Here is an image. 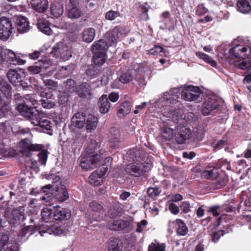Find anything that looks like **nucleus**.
<instances>
[{"instance_id": "obj_14", "label": "nucleus", "mask_w": 251, "mask_h": 251, "mask_svg": "<svg viewBox=\"0 0 251 251\" xmlns=\"http://www.w3.org/2000/svg\"><path fill=\"white\" fill-rule=\"evenodd\" d=\"M251 53V49L248 47L237 45L230 50V53L236 58H243L246 55L249 56Z\"/></svg>"}, {"instance_id": "obj_41", "label": "nucleus", "mask_w": 251, "mask_h": 251, "mask_svg": "<svg viewBox=\"0 0 251 251\" xmlns=\"http://www.w3.org/2000/svg\"><path fill=\"white\" fill-rule=\"evenodd\" d=\"M17 68V72H18ZM22 76L20 73H17V91H26L27 89L29 87L26 83L24 82L21 79Z\"/></svg>"}, {"instance_id": "obj_64", "label": "nucleus", "mask_w": 251, "mask_h": 251, "mask_svg": "<svg viewBox=\"0 0 251 251\" xmlns=\"http://www.w3.org/2000/svg\"><path fill=\"white\" fill-rule=\"evenodd\" d=\"M28 70L33 75H36L41 72H43L40 66H30L28 67Z\"/></svg>"}, {"instance_id": "obj_19", "label": "nucleus", "mask_w": 251, "mask_h": 251, "mask_svg": "<svg viewBox=\"0 0 251 251\" xmlns=\"http://www.w3.org/2000/svg\"><path fill=\"white\" fill-rule=\"evenodd\" d=\"M107 49V44L103 39H100L95 42L91 48V50L93 54H106Z\"/></svg>"}, {"instance_id": "obj_50", "label": "nucleus", "mask_w": 251, "mask_h": 251, "mask_svg": "<svg viewBox=\"0 0 251 251\" xmlns=\"http://www.w3.org/2000/svg\"><path fill=\"white\" fill-rule=\"evenodd\" d=\"M133 79V75L130 71L128 70L123 73L119 77V80L123 83H127Z\"/></svg>"}, {"instance_id": "obj_18", "label": "nucleus", "mask_w": 251, "mask_h": 251, "mask_svg": "<svg viewBox=\"0 0 251 251\" xmlns=\"http://www.w3.org/2000/svg\"><path fill=\"white\" fill-rule=\"evenodd\" d=\"M54 210L52 216V219L59 222L66 221L70 219L71 216V214L69 210L66 209H55L53 207Z\"/></svg>"}, {"instance_id": "obj_24", "label": "nucleus", "mask_w": 251, "mask_h": 251, "mask_svg": "<svg viewBox=\"0 0 251 251\" xmlns=\"http://www.w3.org/2000/svg\"><path fill=\"white\" fill-rule=\"evenodd\" d=\"M99 111L102 114L107 113L110 108V103L106 95H103L99 99L98 102Z\"/></svg>"}, {"instance_id": "obj_22", "label": "nucleus", "mask_w": 251, "mask_h": 251, "mask_svg": "<svg viewBox=\"0 0 251 251\" xmlns=\"http://www.w3.org/2000/svg\"><path fill=\"white\" fill-rule=\"evenodd\" d=\"M66 15L71 19H76L82 16L83 13L76 5H68L66 8Z\"/></svg>"}, {"instance_id": "obj_3", "label": "nucleus", "mask_w": 251, "mask_h": 251, "mask_svg": "<svg viewBox=\"0 0 251 251\" xmlns=\"http://www.w3.org/2000/svg\"><path fill=\"white\" fill-rule=\"evenodd\" d=\"M41 191L45 195L42 196L40 199L46 202H50L53 198L60 201H66L69 198L68 191L64 185L58 187L54 185L48 184L43 186Z\"/></svg>"}, {"instance_id": "obj_32", "label": "nucleus", "mask_w": 251, "mask_h": 251, "mask_svg": "<svg viewBox=\"0 0 251 251\" xmlns=\"http://www.w3.org/2000/svg\"><path fill=\"white\" fill-rule=\"evenodd\" d=\"M131 110L130 104L129 101L123 102L118 107L117 110V116L119 118L124 117L129 114Z\"/></svg>"}, {"instance_id": "obj_40", "label": "nucleus", "mask_w": 251, "mask_h": 251, "mask_svg": "<svg viewBox=\"0 0 251 251\" xmlns=\"http://www.w3.org/2000/svg\"><path fill=\"white\" fill-rule=\"evenodd\" d=\"M50 10L52 14L56 17L61 16L64 11L63 5L60 3L52 4L50 7Z\"/></svg>"}, {"instance_id": "obj_7", "label": "nucleus", "mask_w": 251, "mask_h": 251, "mask_svg": "<svg viewBox=\"0 0 251 251\" xmlns=\"http://www.w3.org/2000/svg\"><path fill=\"white\" fill-rule=\"evenodd\" d=\"M14 28L11 20L6 17L0 18V39L6 41L11 36Z\"/></svg>"}, {"instance_id": "obj_57", "label": "nucleus", "mask_w": 251, "mask_h": 251, "mask_svg": "<svg viewBox=\"0 0 251 251\" xmlns=\"http://www.w3.org/2000/svg\"><path fill=\"white\" fill-rule=\"evenodd\" d=\"M0 90L5 95H9L11 93V88L5 82L0 83Z\"/></svg>"}, {"instance_id": "obj_36", "label": "nucleus", "mask_w": 251, "mask_h": 251, "mask_svg": "<svg viewBox=\"0 0 251 251\" xmlns=\"http://www.w3.org/2000/svg\"><path fill=\"white\" fill-rule=\"evenodd\" d=\"M237 6L238 10L243 13H249L251 10V5L249 0H239Z\"/></svg>"}, {"instance_id": "obj_6", "label": "nucleus", "mask_w": 251, "mask_h": 251, "mask_svg": "<svg viewBox=\"0 0 251 251\" xmlns=\"http://www.w3.org/2000/svg\"><path fill=\"white\" fill-rule=\"evenodd\" d=\"M221 100L216 96L208 97L203 103L201 113L204 116L209 115L212 111L219 109Z\"/></svg>"}, {"instance_id": "obj_60", "label": "nucleus", "mask_w": 251, "mask_h": 251, "mask_svg": "<svg viewBox=\"0 0 251 251\" xmlns=\"http://www.w3.org/2000/svg\"><path fill=\"white\" fill-rule=\"evenodd\" d=\"M225 232L224 230H219L217 232L213 233L211 236L212 241L214 242H216L221 236L225 235Z\"/></svg>"}, {"instance_id": "obj_29", "label": "nucleus", "mask_w": 251, "mask_h": 251, "mask_svg": "<svg viewBox=\"0 0 251 251\" xmlns=\"http://www.w3.org/2000/svg\"><path fill=\"white\" fill-rule=\"evenodd\" d=\"M120 140V130L116 127H112L109 135V140L111 143H113V147L116 148Z\"/></svg>"}, {"instance_id": "obj_4", "label": "nucleus", "mask_w": 251, "mask_h": 251, "mask_svg": "<svg viewBox=\"0 0 251 251\" xmlns=\"http://www.w3.org/2000/svg\"><path fill=\"white\" fill-rule=\"evenodd\" d=\"M150 169L148 165L134 162L126 165V172L129 175L139 177L145 175Z\"/></svg>"}, {"instance_id": "obj_52", "label": "nucleus", "mask_w": 251, "mask_h": 251, "mask_svg": "<svg viewBox=\"0 0 251 251\" xmlns=\"http://www.w3.org/2000/svg\"><path fill=\"white\" fill-rule=\"evenodd\" d=\"M42 79L43 80L45 85L49 89H53L57 87V83L51 79H45V75L40 74Z\"/></svg>"}, {"instance_id": "obj_63", "label": "nucleus", "mask_w": 251, "mask_h": 251, "mask_svg": "<svg viewBox=\"0 0 251 251\" xmlns=\"http://www.w3.org/2000/svg\"><path fill=\"white\" fill-rule=\"evenodd\" d=\"M163 48L159 46H155L154 48L148 50V54L155 55L162 51Z\"/></svg>"}, {"instance_id": "obj_21", "label": "nucleus", "mask_w": 251, "mask_h": 251, "mask_svg": "<svg viewBox=\"0 0 251 251\" xmlns=\"http://www.w3.org/2000/svg\"><path fill=\"white\" fill-rule=\"evenodd\" d=\"M36 118L33 119L31 123L35 126H40L43 129L46 130H50L51 126L50 122L47 119H43L41 114L38 113V116L35 117Z\"/></svg>"}, {"instance_id": "obj_11", "label": "nucleus", "mask_w": 251, "mask_h": 251, "mask_svg": "<svg viewBox=\"0 0 251 251\" xmlns=\"http://www.w3.org/2000/svg\"><path fill=\"white\" fill-rule=\"evenodd\" d=\"M192 134L191 130L190 128L185 126L177 128L175 135V141L178 144H183L189 140Z\"/></svg>"}, {"instance_id": "obj_9", "label": "nucleus", "mask_w": 251, "mask_h": 251, "mask_svg": "<svg viewBox=\"0 0 251 251\" xmlns=\"http://www.w3.org/2000/svg\"><path fill=\"white\" fill-rule=\"evenodd\" d=\"M127 154L129 158L135 162L148 165L149 159L146 153L141 148H135L129 150Z\"/></svg>"}, {"instance_id": "obj_33", "label": "nucleus", "mask_w": 251, "mask_h": 251, "mask_svg": "<svg viewBox=\"0 0 251 251\" xmlns=\"http://www.w3.org/2000/svg\"><path fill=\"white\" fill-rule=\"evenodd\" d=\"M108 245L109 251H121L122 250V242L119 238H110Z\"/></svg>"}, {"instance_id": "obj_38", "label": "nucleus", "mask_w": 251, "mask_h": 251, "mask_svg": "<svg viewBox=\"0 0 251 251\" xmlns=\"http://www.w3.org/2000/svg\"><path fill=\"white\" fill-rule=\"evenodd\" d=\"M65 91L66 93H72L76 89V84L75 80L72 79H67L64 82Z\"/></svg>"}, {"instance_id": "obj_44", "label": "nucleus", "mask_w": 251, "mask_h": 251, "mask_svg": "<svg viewBox=\"0 0 251 251\" xmlns=\"http://www.w3.org/2000/svg\"><path fill=\"white\" fill-rule=\"evenodd\" d=\"M25 219L24 204H23L22 206H19L18 209H17V221H18L19 224H22L23 226H25V223L24 222Z\"/></svg>"}, {"instance_id": "obj_61", "label": "nucleus", "mask_w": 251, "mask_h": 251, "mask_svg": "<svg viewBox=\"0 0 251 251\" xmlns=\"http://www.w3.org/2000/svg\"><path fill=\"white\" fill-rule=\"evenodd\" d=\"M148 224V222L145 220H142L140 222L137 223V227L136 229V231L138 233L142 232L145 228L146 226Z\"/></svg>"}, {"instance_id": "obj_59", "label": "nucleus", "mask_w": 251, "mask_h": 251, "mask_svg": "<svg viewBox=\"0 0 251 251\" xmlns=\"http://www.w3.org/2000/svg\"><path fill=\"white\" fill-rule=\"evenodd\" d=\"M8 110V105L2 99H0V116H4Z\"/></svg>"}, {"instance_id": "obj_58", "label": "nucleus", "mask_w": 251, "mask_h": 251, "mask_svg": "<svg viewBox=\"0 0 251 251\" xmlns=\"http://www.w3.org/2000/svg\"><path fill=\"white\" fill-rule=\"evenodd\" d=\"M51 231L56 235L62 234L64 232V229L60 226H52L50 229H48L46 232L51 234Z\"/></svg>"}, {"instance_id": "obj_12", "label": "nucleus", "mask_w": 251, "mask_h": 251, "mask_svg": "<svg viewBox=\"0 0 251 251\" xmlns=\"http://www.w3.org/2000/svg\"><path fill=\"white\" fill-rule=\"evenodd\" d=\"M163 117L168 118V121L177 123L183 117V110L181 109H165L162 113Z\"/></svg>"}, {"instance_id": "obj_23", "label": "nucleus", "mask_w": 251, "mask_h": 251, "mask_svg": "<svg viewBox=\"0 0 251 251\" xmlns=\"http://www.w3.org/2000/svg\"><path fill=\"white\" fill-rule=\"evenodd\" d=\"M30 3L32 8L39 13L45 12L49 7L48 0H31Z\"/></svg>"}, {"instance_id": "obj_46", "label": "nucleus", "mask_w": 251, "mask_h": 251, "mask_svg": "<svg viewBox=\"0 0 251 251\" xmlns=\"http://www.w3.org/2000/svg\"><path fill=\"white\" fill-rule=\"evenodd\" d=\"M176 222L178 226L177 229V233L180 235H186L188 232V228L185 224L180 219H177Z\"/></svg>"}, {"instance_id": "obj_47", "label": "nucleus", "mask_w": 251, "mask_h": 251, "mask_svg": "<svg viewBox=\"0 0 251 251\" xmlns=\"http://www.w3.org/2000/svg\"><path fill=\"white\" fill-rule=\"evenodd\" d=\"M196 55L203 60H204L207 63L210 64L212 67H216L217 65L216 62L211 57H209L207 54L201 52H197Z\"/></svg>"}, {"instance_id": "obj_1", "label": "nucleus", "mask_w": 251, "mask_h": 251, "mask_svg": "<svg viewBox=\"0 0 251 251\" xmlns=\"http://www.w3.org/2000/svg\"><path fill=\"white\" fill-rule=\"evenodd\" d=\"M103 152L104 150L100 149L98 143L95 140H91L81 155L80 162L81 168L86 171L96 168Z\"/></svg>"}, {"instance_id": "obj_20", "label": "nucleus", "mask_w": 251, "mask_h": 251, "mask_svg": "<svg viewBox=\"0 0 251 251\" xmlns=\"http://www.w3.org/2000/svg\"><path fill=\"white\" fill-rule=\"evenodd\" d=\"M67 51L68 47L63 43L59 42L53 47L50 54L56 57H63L67 55Z\"/></svg>"}, {"instance_id": "obj_42", "label": "nucleus", "mask_w": 251, "mask_h": 251, "mask_svg": "<svg viewBox=\"0 0 251 251\" xmlns=\"http://www.w3.org/2000/svg\"><path fill=\"white\" fill-rule=\"evenodd\" d=\"M119 28L117 27H116L112 30L108 39V42L111 46L116 45L119 39Z\"/></svg>"}, {"instance_id": "obj_37", "label": "nucleus", "mask_w": 251, "mask_h": 251, "mask_svg": "<svg viewBox=\"0 0 251 251\" xmlns=\"http://www.w3.org/2000/svg\"><path fill=\"white\" fill-rule=\"evenodd\" d=\"M162 137L166 140H170L174 137V131L172 128L169 127L165 125H163L161 127Z\"/></svg>"}, {"instance_id": "obj_25", "label": "nucleus", "mask_w": 251, "mask_h": 251, "mask_svg": "<svg viewBox=\"0 0 251 251\" xmlns=\"http://www.w3.org/2000/svg\"><path fill=\"white\" fill-rule=\"evenodd\" d=\"M77 95L81 98H87L92 95L91 85L86 82L80 84L77 90Z\"/></svg>"}, {"instance_id": "obj_30", "label": "nucleus", "mask_w": 251, "mask_h": 251, "mask_svg": "<svg viewBox=\"0 0 251 251\" xmlns=\"http://www.w3.org/2000/svg\"><path fill=\"white\" fill-rule=\"evenodd\" d=\"M102 176L103 174L101 171L99 172L98 171H95L89 177L88 181L92 185H100L103 180Z\"/></svg>"}, {"instance_id": "obj_51", "label": "nucleus", "mask_w": 251, "mask_h": 251, "mask_svg": "<svg viewBox=\"0 0 251 251\" xmlns=\"http://www.w3.org/2000/svg\"><path fill=\"white\" fill-rule=\"evenodd\" d=\"M165 246L164 244H159L155 241L151 243L149 246V251H165Z\"/></svg>"}, {"instance_id": "obj_35", "label": "nucleus", "mask_w": 251, "mask_h": 251, "mask_svg": "<svg viewBox=\"0 0 251 251\" xmlns=\"http://www.w3.org/2000/svg\"><path fill=\"white\" fill-rule=\"evenodd\" d=\"M95 30L93 28H88L84 29L82 33V38L84 42H91L94 39Z\"/></svg>"}, {"instance_id": "obj_28", "label": "nucleus", "mask_w": 251, "mask_h": 251, "mask_svg": "<svg viewBox=\"0 0 251 251\" xmlns=\"http://www.w3.org/2000/svg\"><path fill=\"white\" fill-rule=\"evenodd\" d=\"M101 72V69L100 66L91 64L87 66L85 73L87 76L92 78L99 76Z\"/></svg>"}, {"instance_id": "obj_53", "label": "nucleus", "mask_w": 251, "mask_h": 251, "mask_svg": "<svg viewBox=\"0 0 251 251\" xmlns=\"http://www.w3.org/2000/svg\"><path fill=\"white\" fill-rule=\"evenodd\" d=\"M121 215L119 208L117 206H111L108 209V216L110 218H114Z\"/></svg>"}, {"instance_id": "obj_43", "label": "nucleus", "mask_w": 251, "mask_h": 251, "mask_svg": "<svg viewBox=\"0 0 251 251\" xmlns=\"http://www.w3.org/2000/svg\"><path fill=\"white\" fill-rule=\"evenodd\" d=\"M107 59L106 54H94L93 60L95 65L100 66L104 63Z\"/></svg>"}, {"instance_id": "obj_49", "label": "nucleus", "mask_w": 251, "mask_h": 251, "mask_svg": "<svg viewBox=\"0 0 251 251\" xmlns=\"http://www.w3.org/2000/svg\"><path fill=\"white\" fill-rule=\"evenodd\" d=\"M12 66L10 65L8 67L9 70L7 73V76L9 82L14 86H16V70Z\"/></svg>"}, {"instance_id": "obj_31", "label": "nucleus", "mask_w": 251, "mask_h": 251, "mask_svg": "<svg viewBox=\"0 0 251 251\" xmlns=\"http://www.w3.org/2000/svg\"><path fill=\"white\" fill-rule=\"evenodd\" d=\"M201 174L205 178L211 180L216 178L219 175L218 169L211 167L202 170Z\"/></svg>"}, {"instance_id": "obj_13", "label": "nucleus", "mask_w": 251, "mask_h": 251, "mask_svg": "<svg viewBox=\"0 0 251 251\" xmlns=\"http://www.w3.org/2000/svg\"><path fill=\"white\" fill-rule=\"evenodd\" d=\"M131 223V221L124 220H114L109 222L107 225V227L112 230L126 229V231H128Z\"/></svg>"}, {"instance_id": "obj_26", "label": "nucleus", "mask_w": 251, "mask_h": 251, "mask_svg": "<svg viewBox=\"0 0 251 251\" xmlns=\"http://www.w3.org/2000/svg\"><path fill=\"white\" fill-rule=\"evenodd\" d=\"M98 119L97 117L93 114H89L85 122L86 129L87 132H91L94 130L98 126Z\"/></svg>"}, {"instance_id": "obj_34", "label": "nucleus", "mask_w": 251, "mask_h": 251, "mask_svg": "<svg viewBox=\"0 0 251 251\" xmlns=\"http://www.w3.org/2000/svg\"><path fill=\"white\" fill-rule=\"evenodd\" d=\"M242 59H239L234 61V66L241 70H248V71L251 70V61H249L248 58H242Z\"/></svg>"}, {"instance_id": "obj_62", "label": "nucleus", "mask_w": 251, "mask_h": 251, "mask_svg": "<svg viewBox=\"0 0 251 251\" xmlns=\"http://www.w3.org/2000/svg\"><path fill=\"white\" fill-rule=\"evenodd\" d=\"M161 191L157 187L149 188L148 189L147 193L151 197H155L159 195Z\"/></svg>"}, {"instance_id": "obj_5", "label": "nucleus", "mask_w": 251, "mask_h": 251, "mask_svg": "<svg viewBox=\"0 0 251 251\" xmlns=\"http://www.w3.org/2000/svg\"><path fill=\"white\" fill-rule=\"evenodd\" d=\"M202 91L198 87L190 85L184 88L181 92V97L188 101L201 99Z\"/></svg>"}, {"instance_id": "obj_10", "label": "nucleus", "mask_w": 251, "mask_h": 251, "mask_svg": "<svg viewBox=\"0 0 251 251\" xmlns=\"http://www.w3.org/2000/svg\"><path fill=\"white\" fill-rule=\"evenodd\" d=\"M5 60L7 64V67L10 65H15L16 54L13 50L0 46V64L3 63Z\"/></svg>"}, {"instance_id": "obj_16", "label": "nucleus", "mask_w": 251, "mask_h": 251, "mask_svg": "<svg viewBox=\"0 0 251 251\" xmlns=\"http://www.w3.org/2000/svg\"><path fill=\"white\" fill-rule=\"evenodd\" d=\"M85 122V118L83 113L80 112H76L72 117L70 128L73 129V127L81 128L84 126Z\"/></svg>"}, {"instance_id": "obj_2", "label": "nucleus", "mask_w": 251, "mask_h": 251, "mask_svg": "<svg viewBox=\"0 0 251 251\" xmlns=\"http://www.w3.org/2000/svg\"><path fill=\"white\" fill-rule=\"evenodd\" d=\"M44 148V146L41 144H31L30 141L27 138L22 139L19 143V151L26 157L30 156L32 151H40L38 154V161L42 165L46 164L48 156V152Z\"/></svg>"}, {"instance_id": "obj_56", "label": "nucleus", "mask_w": 251, "mask_h": 251, "mask_svg": "<svg viewBox=\"0 0 251 251\" xmlns=\"http://www.w3.org/2000/svg\"><path fill=\"white\" fill-rule=\"evenodd\" d=\"M90 209L94 212L100 213L103 211V208L101 205L96 201H92L89 203Z\"/></svg>"}, {"instance_id": "obj_45", "label": "nucleus", "mask_w": 251, "mask_h": 251, "mask_svg": "<svg viewBox=\"0 0 251 251\" xmlns=\"http://www.w3.org/2000/svg\"><path fill=\"white\" fill-rule=\"evenodd\" d=\"M173 93H178V89L174 88L173 89L170 90L169 92H165L163 94V95L161 99H160L158 101H157V103H159L160 102L163 101V100H165L167 103H172V101L171 100V96L173 95Z\"/></svg>"}, {"instance_id": "obj_27", "label": "nucleus", "mask_w": 251, "mask_h": 251, "mask_svg": "<svg viewBox=\"0 0 251 251\" xmlns=\"http://www.w3.org/2000/svg\"><path fill=\"white\" fill-rule=\"evenodd\" d=\"M36 25L38 28L43 33L47 35H50L52 33L49 22L45 19H40L38 20Z\"/></svg>"}, {"instance_id": "obj_55", "label": "nucleus", "mask_w": 251, "mask_h": 251, "mask_svg": "<svg viewBox=\"0 0 251 251\" xmlns=\"http://www.w3.org/2000/svg\"><path fill=\"white\" fill-rule=\"evenodd\" d=\"M52 210L51 208L46 207L44 208L41 212L42 218L44 221L48 222L51 218Z\"/></svg>"}, {"instance_id": "obj_8", "label": "nucleus", "mask_w": 251, "mask_h": 251, "mask_svg": "<svg viewBox=\"0 0 251 251\" xmlns=\"http://www.w3.org/2000/svg\"><path fill=\"white\" fill-rule=\"evenodd\" d=\"M17 110L20 114L31 122L35 117L38 116L39 112L37 110L31 106H27L25 103H19L17 106Z\"/></svg>"}, {"instance_id": "obj_17", "label": "nucleus", "mask_w": 251, "mask_h": 251, "mask_svg": "<svg viewBox=\"0 0 251 251\" xmlns=\"http://www.w3.org/2000/svg\"><path fill=\"white\" fill-rule=\"evenodd\" d=\"M30 26L27 19L21 15H17V30L20 34H23L29 30Z\"/></svg>"}, {"instance_id": "obj_39", "label": "nucleus", "mask_w": 251, "mask_h": 251, "mask_svg": "<svg viewBox=\"0 0 251 251\" xmlns=\"http://www.w3.org/2000/svg\"><path fill=\"white\" fill-rule=\"evenodd\" d=\"M39 193L35 191L34 189H32L29 193H28L26 190L23 189V188L22 189H19L18 192V197H17V199H19V200L18 201L20 202V201H25L27 198V195L28 194L30 195H36L37 194H38Z\"/></svg>"}, {"instance_id": "obj_15", "label": "nucleus", "mask_w": 251, "mask_h": 251, "mask_svg": "<svg viewBox=\"0 0 251 251\" xmlns=\"http://www.w3.org/2000/svg\"><path fill=\"white\" fill-rule=\"evenodd\" d=\"M41 97L42 98L40 102L44 108L51 109L55 106L56 101L53 98V95L50 92L43 93Z\"/></svg>"}, {"instance_id": "obj_48", "label": "nucleus", "mask_w": 251, "mask_h": 251, "mask_svg": "<svg viewBox=\"0 0 251 251\" xmlns=\"http://www.w3.org/2000/svg\"><path fill=\"white\" fill-rule=\"evenodd\" d=\"M16 209L13 208L12 211L7 209L5 212V216L8 220L10 224L15 225L16 222Z\"/></svg>"}, {"instance_id": "obj_54", "label": "nucleus", "mask_w": 251, "mask_h": 251, "mask_svg": "<svg viewBox=\"0 0 251 251\" xmlns=\"http://www.w3.org/2000/svg\"><path fill=\"white\" fill-rule=\"evenodd\" d=\"M120 16L121 14L119 11L109 10L105 13V18L108 21H113Z\"/></svg>"}]
</instances>
